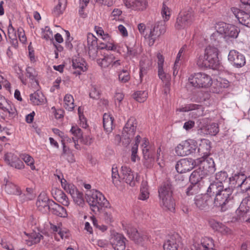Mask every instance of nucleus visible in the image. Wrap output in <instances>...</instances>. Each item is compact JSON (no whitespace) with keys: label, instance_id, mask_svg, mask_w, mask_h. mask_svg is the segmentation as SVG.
I'll use <instances>...</instances> for the list:
<instances>
[{"label":"nucleus","instance_id":"f257e3e1","mask_svg":"<svg viewBox=\"0 0 250 250\" xmlns=\"http://www.w3.org/2000/svg\"><path fill=\"white\" fill-rule=\"evenodd\" d=\"M218 49L211 45L208 46L204 54L199 56L196 60V64L201 68L217 69L219 65Z\"/></svg>","mask_w":250,"mask_h":250},{"label":"nucleus","instance_id":"f03ea898","mask_svg":"<svg viewBox=\"0 0 250 250\" xmlns=\"http://www.w3.org/2000/svg\"><path fill=\"white\" fill-rule=\"evenodd\" d=\"M86 199L90 206L93 213H91L89 219H96V214L99 210L104 207H107L108 201L104 195L100 191L92 189L86 193Z\"/></svg>","mask_w":250,"mask_h":250},{"label":"nucleus","instance_id":"7ed1b4c3","mask_svg":"<svg viewBox=\"0 0 250 250\" xmlns=\"http://www.w3.org/2000/svg\"><path fill=\"white\" fill-rule=\"evenodd\" d=\"M158 192L161 207L165 210L174 211L175 205L172 198L171 186L169 184L164 183L161 186Z\"/></svg>","mask_w":250,"mask_h":250},{"label":"nucleus","instance_id":"20e7f679","mask_svg":"<svg viewBox=\"0 0 250 250\" xmlns=\"http://www.w3.org/2000/svg\"><path fill=\"white\" fill-rule=\"evenodd\" d=\"M137 124L136 120L130 117L124 128L122 137L116 135V139H120L124 146H127L134 137Z\"/></svg>","mask_w":250,"mask_h":250},{"label":"nucleus","instance_id":"39448f33","mask_svg":"<svg viewBox=\"0 0 250 250\" xmlns=\"http://www.w3.org/2000/svg\"><path fill=\"white\" fill-rule=\"evenodd\" d=\"M189 83L194 87L208 88L213 83L211 76L204 72L195 73L188 78Z\"/></svg>","mask_w":250,"mask_h":250},{"label":"nucleus","instance_id":"423d86ee","mask_svg":"<svg viewBox=\"0 0 250 250\" xmlns=\"http://www.w3.org/2000/svg\"><path fill=\"white\" fill-rule=\"evenodd\" d=\"M194 20V13L192 9L188 8L181 12L176 19L175 28L176 30L186 29L190 26Z\"/></svg>","mask_w":250,"mask_h":250},{"label":"nucleus","instance_id":"0eeeda50","mask_svg":"<svg viewBox=\"0 0 250 250\" xmlns=\"http://www.w3.org/2000/svg\"><path fill=\"white\" fill-rule=\"evenodd\" d=\"M197 147V143L194 140L188 139L181 142L174 148L175 155L185 156L194 153Z\"/></svg>","mask_w":250,"mask_h":250},{"label":"nucleus","instance_id":"6e6552de","mask_svg":"<svg viewBox=\"0 0 250 250\" xmlns=\"http://www.w3.org/2000/svg\"><path fill=\"white\" fill-rule=\"evenodd\" d=\"M216 29L219 33L224 35L226 40L237 38L240 32L239 28L236 26L223 22L218 23Z\"/></svg>","mask_w":250,"mask_h":250},{"label":"nucleus","instance_id":"1a4fd4ad","mask_svg":"<svg viewBox=\"0 0 250 250\" xmlns=\"http://www.w3.org/2000/svg\"><path fill=\"white\" fill-rule=\"evenodd\" d=\"M198 166V168L205 175L214 172L215 170V164L212 158L208 157H201L195 161Z\"/></svg>","mask_w":250,"mask_h":250},{"label":"nucleus","instance_id":"9d476101","mask_svg":"<svg viewBox=\"0 0 250 250\" xmlns=\"http://www.w3.org/2000/svg\"><path fill=\"white\" fill-rule=\"evenodd\" d=\"M122 225L124 229L126 230L129 238L135 243L143 245L148 240V237L146 232H139L136 228L132 227L125 226L123 223Z\"/></svg>","mask_w":250,"mask_h":250},{"label":"nucleus","instance_id":"9b49d317","mask_svg":"<svg viewBox=\"0 0 250 250\" xmlns=\"http://www.w3.org/2000/svg\"><path fill=\"white\" fill-rule=\"evenodd\" d=\"M232 193V188L229 187L225 188L224 190L217 193L214 199L213 204L214 206L221 207L222 210H225V206L230 200Z\"/></svg>","mask_w":250,"mask_h":250},{"label":"nucleus","instance_id":"f8f14e48","mask_svg":"<svg viewBox=\"0 0 250 250\" xmlns=\"http://www.w3.org/2000/svg\"><path fill=\"white\" fill-rule=\"evenodd\" d=\"M176 112H188L191 111L190 115L192 118H196L203 116L204 112V108L201 105L190 104L185 105L179 108H177Z\"/></svg>","mask_w":250,"mask_h":250},{"label":"nucleus","instance_id":"ddd939ff","mask_svg":"<svg viewBox=\"0 0 250 250\" xmlns=\"http://www.w3.org/2000/svg\"><path fill=\"white\" fill-rule=\"evenodd\" d=\"M166 32V27L163 21H159L155 23L153 28L150 30L147 38L149 40V45H152L155 41L160 36Z\"/></svg>","mask_w":250,"mask_h":250},{"label":"nucleus","instance_id":"4468645a","mask_svg":"<svg viewBox=\"0 0 250 250\" xmlns=\"http://www.w3.org/2000/svg\"><path fill=\"white\" fill-rule=\"evenodd\" d=\"M110 242L115 250H124L126 239L124 236L114 230L111 231Z\"/></svg>","mask_w":250,"mask_h":250},{"label":"nucleus","instance_id":"2eb2a0df","mask_svg":"<svg viewBox=\"0 0 250 250\" xmlns=\"http://www.w3.org/2000/svg\"><path fill=\"white\" fill-rule=\"evenodd\" d=\"M208 123L209 120L208 119L200 120L198 125L199 128L204 133L213 136L216 135L219 131L218 124L213 123L208 125Z\"/></svg>","mask_w":250,"mask_h":250},{"label":"nucleus","instance_id":"dca6fc26","mask_svg":"<svg viewBox=\"0 0 250 250\" xmlns=\"http://www.w3.org/2000/svg\"><path fill=\"white\" fill-rule=\"evenodd\" d=\"M213 239L209 237H203L198 241L194 242L192 250H215Z\"/></svg>","mask_w":250,"mask_h":250},{"label":"nucleus","instance_id":"f3484780","mask_svg":"<svg viewBox=\"0 0 250 250\" xmlns=\"http://www.w3.org/2000/svg\"><path fill=\"white\" fill-rule=\"evenodd\" d=\"M228 58L229 61L235 67H241L246 63L244 55L234 49L229 51Z\"/></svg>","mask_w":250,"mask_h":250},{"label":"nucleus","instance_id":"a211bd4d","mask_svg":"<svg viewBox=\"0 0 250 250\" xmlns=\"http://www.w3.org/2000/svg\"><path fill=\"white\" fill-rule=\"evenodd\" d=\"M51 201H53L50 200L45 193L42 192L38 196L36 202L38 210L42 213H47L50 208V204Z\"/></svg>","mask_w":250,"mask_h":250},{"label":"nucleus","instance_id":"6ab92c4d","mask_svg":"<svg viewBox=\"0 0 250 250\" xmlns=\"http://www.w3.org/2000/svg\"><path fill=\"white\" fill-rule=\"evenodd\" d=\"M4 161L10 166L18 169H22L25 166L19 157L12 152H7L4 156Z\"/></svg>","mask_w":250,"mask_h":250},{"label":"nucleus","instance_id":"aec40b11","mask_svg":"<svg viewBox=\"0 0 250 250\" xmlns=\"http://www.w3.org/2000/svg\"><path fill=\"white\" fill-rule=\"evenodd\" d=\"M88 69V65L85 61L81 58H77L72 61V73L76 76L82 75Z\"/></svg>","mask_w":250,"mask_h":250},{"label":"nucleus","instance_id":"412c9836","mask_svg":"<svg viewBox=\"0 0 250 250\" xmlns=\"http://www.w3.org/2000/svg\"><path fill=\"white\" fill-rule=\"evenodd\" d=\"M121 179L131 187L135 186L136 181L134 172L129 167L126 166L124 165L121 167Z\"/></svg>","mask_w":250,"mask_h":250},{"label":"nucleus","instance_id":"4be33fe9","mask_svg":"<svg viewBox=\"0 0 250 250\" xmlns=\"http://www.w3.org/2000/svg\"><path fill=\"white\" fill-rule=\"evenodd\" d=\"M212 201V198L208 194H199L194 198V204L201 210H207Z\"/></svg>","mask_w":250,"mask_h":250},{"label":"nucleus","instance_id":"5701e85b","mask_svg":"<svg viewBox=\"0 0 250 250\" xmlns=\"http://www.w3.org/2000/svg\"><path fill=\"white\" fill-rule=\"evenodd\" d=\"M194 161L192 159H182L179 161L176 169L178 172L183 173L191 170L194 167Z\"/></svg>","mask_w":250,"mask_h":250},{"label":"nucleus","instance_id":"b1692460","mask_svg":"<svg viewBox=\"0 0 250 250\" xmlns=\"http://www.w3.org/2000/svg\"><path fill=\"white\" fill-rule=\"evenodd\" d=\"M231 10L240 23L250 27V13H247L236 7L231 8Z\"/></svg>","mask_w":250,"mask_h":250},{"label":"nucleus","instance_id":"393cba45","mask_svg":"<svg viewBox=\"0 0 250 250\" xmlns=\"http://www.w3.org/2000/svg\"><path fill=\"white\" fill-rule=\"evenodd\" d=\"M181 243V237L178 234H174L169 236L163 245L164 250H178Z\"/></svg>","mask_w":250,"mask_h":250},{"label":"nucleus","instance_id":"a878e982","mask_svg":"<svg viewBox=\"0 0 250 250\" xmlns=\"http://www.w3.org/2000/svg\"><path fill=\"white\" fill-rule=\"evenodd\" d=\"M250 211V196H247L242 201L239 208L236 210L238 218H245Z\"/></svg>","mask_w":250,"mask_h":250},{"label":"nucleus","instance_id":"bb28decb","mask_svg":"<svg viewBox=\"0 0 250 250\" xmlns=\"http://www.w3.org/2000/svg\"><path fill=\"white\" fill-rule=\"evenodd\" d=\"M124 3L128 8L137 10H144L147 6L146 0H125Z\"/></svg>","mask_w":250,"mask_h":250},{"label":"nucleus","instance_id":"cd10ccee","mask_svg":"<svg viewBox=\"0 0 250 250\" xmlns=\"http://www.w3.org/2000/svg\"><path fill=\"white\" fill-rule=\"evenodd\" d=\"M140 143H141V146L142 148L144 158L146 160L151 161L153 157V154L152 150L149 149V142L148 139L145 137H141Z\"/></svg>","mask_w":250,"mask_h":250},{"label":"nucleus","instance_id":"c85d7f7f","mask_svg":"<svg viewBox=\"0 0 250 250\" xmlns=\"http://www.w3.org/2000/svg\"><path fill=\"white\" fill-rule=\"evenodd\" d=\"M50 208L49 212L60 217L66 218L67 217V211L62 206L54 201L50 202Z\"/></svg>","mask_w":250,"mask_h":250},{"label":"nucleus","instance_id":"c756f323","mask_svg":"<svg viewBox=\"0 0 250 250\" xmlns=\"http://www.w3.org/2000/svg\"><path fill=\"white\" fill-rule=\"evenodd\" d=\"M209 224L213 230L218 231L223 235L231 234V229L216 220H210Z\"/></svg>","mask_w":250,"mask_h":250},{"label":"nucleus","instance_id":"7c9ffc66","mask_svg":"<svg viewBox=\"0 0 250 250\" xmlns=\"http://www.w3.org/2000/svg\"><path fill=\"white\" fill-rule=\"evenodd\" d=\"M210 142L206 139H201L198 148V152L202 157H208L211 149Z\"/></svg>","mask_w":250,"mask_h":250},{"label":"nucleus","instance_id":"2f4dec72","mask_svg":"<svg viewBox=\"0 0 250 250\" xmlns=\"http://www.w3.org/2000/svg\"><path fill=\"white\" fill-rule=\"evenodd\" d=\"M187 49V45H184L179 50L173 67V75L175 76L178 74V71L181 64V60L183 58L184 55Z\"/></svg>","mask_w":250,"mask_h":250},{"label":"nucleus","instance_id":"473e14b6","mask_svg":"<svg viewBox=\"0 0 250 250\" xmlns=\"http://www.w3.org/2000/svg\"><path fill=\"white\" fill-rule=\"evenodd\" d=\"M103 126L104 130L107 133L111 132L114 126V118L110 113H104L103 118Z\"/></svg>","mask_w":250,"mask_h":250},{"label":"nucleus","instance_id":"72a5a7b5","mask_svg":"<svg viewBox=\"0 0 250 250\" xmlns=\"http://www.w3.org/2000/svg\"><path fill=\"white\" fill-rule=\"evenodd\" d=\"M30 100L34 105H42L46 102V98L43 93L39 90L30 94Z\"/></svg>","mask_w":250,"mask_h":250},{"label":"nucleus","instance_id":"f704fd0d","mask_svg":"<svg viewBox=\"0 0 250 250\" xmlns=\"http://www.w3.org/2000/svg\"><path fill=\"white\" fill-rule=\"evenodd\" d=\"M52 194L56 201L61 203L63 206H68L69 202L68 198L62 190L56 189L52 190Z\"/></svg>","mask_w":250,"mask_h":250},{"label":"nucleus","instance_id":"c9c22d12","mask_svg":"<svg viewBox=\"0 0 250 250\" xmlns=\"http://www.w3.org/2000/svg\"><path fill=\"white\" fill-rule=\"evenodd\" d=\"M70 132L74 136L71 139V142H73L75 144V147L76 149H79L80 148V146L78 144V141L81 139L83 133L81 129L77 126H72L70 129Z\"/></svg>","mask_w":250,"mask_h":250},{"label":"nucleus","instance_id":"e433bc0d","mask_svg":"<svg viewBox=\"0 0 250 250\" xmlns=\"http://www.w3.org/2000/svg\"><path fill=\"white\" fill-rule=\"evenodd\" d=\"M224 185L220 182H216L214 181L211 183L207 190V194H208L210 197L212 195H215L217 193L220 192L222 190H224Z\"/></svg>","mask_w":250,"mask_h":250},{"label":"nucleus","instance_id":"4c0bfd02","mask_svg":"<svg viewBox=\"0 0 250 250\" xmlns=\"http://www.w3.org/2000/svg\"><path fill=\"white\" fill-rule=\"evenodd\" d=\"M141 140V137L139 135H137L134 138V140L133 142V146L131 148V161L133 162H135L137 160L139 159L138 155V145L140 143Z\"/></svg>","mask_w":250,"mask_h":250},{"label":"nucleus","instance_id":"58836bf2","mask_svg":"<svg viewBox=\"0 0 250 250\" xmlns=\"http://www.w3.org/2000/svg\"><path fill=\"white\" fill-rule=\"evenodd\" d=\"M6 181L5 185V190L9 194L20 195L21 191L19 188L12 182L7 180H4Z\"/></svg>","mask_w":250,"mask_h":250},{"label":"nucleus","instance_id":"ea45409f","mask_svg":"<svg viewBox=\"0 0 250 250\" xmlns=\"http://www.w3.org/2000/svg\"><path fill=\"white\" fill-rule=\"evenodd\" d=\"M205 176V174L198 168L192 172L189 177V180L191 184H198Z\"/></svg>","mask_w":250,"mask_h":250},{"label":"nucleus","instance_id":"a19ab883","mask_svg":"<svg viewBox=\"0 0 250 250\" xmlns=\"http://www.w3.org/2000/svg\"><path fill=\"white\" fill-rule=\"evenodd\" d=\"M26 235L28 236V239L26 240V243L29 246L39 243L43 237L40 233L36 232H33L29 234H27Z\"/></svg>","mask_w":250,"mask_h":250},{"label":"nucleus","instance_id":"79ce46f5","mask_svg":"<svg viewBox=\"0 0 250 250\" xmlns=\"http://www.w3.org/2000/svg\"><path fill=\"white\" fill-rule=\"evenodd\" d=\"M63 106L68 111H72L75 106L74 100L72 95L66 94L63 98Z\"/></svg>","mask_w":250,"mask_h":250},{"label":"nucleus","instance_id":"37998d69","mask_svg":"<svg viewBox=\"0 0 250 250\" xmlns=\"http://www.w3.org/2000/svg\"><path fill=\"white\" fill-rule=\"evenodd\" d=\"M114 57V55L112 54L107 55L102 59H97V63L102 67H108L111 66Z\"/></svg>","mask_w":250,"mask_h":250},{"label":"nucleus","instance_id":"c03bdc74","mask_svg":"<svg viewBox=\"0 0 250 250\" xmlns=\"http://www.w3.org/2000/svg\"><path fill=\"white\" fill-rule=\"evenodd\" d=\"M106 42V47L107 50L116 51L119 53H122L121 45H118L109 35V39L107 40H104Z\"/></svg>","mask_w":250,"mask_h":250},{"label":"nucleus","instance_id":"a18cd8bd","mask_svg":"<svg viewBox=\"0 0 250 250\" xmlns=\"http://www.w3.org/2000/svg\"><path fill=\"white\" fill-rule=\"evenodd\" d=\"M246 175L242 172H237L229 178V181L233 185L240 187Z\"/></svg>","mask_w":250,"mask_h":250},{"label":"nucleus","instance_id":"49530a36","mask_svg":"<svg viewBox=\"0 0 250 250\" xmlns=\"http://www.w3.org/2000/svg\"><path fill=\"white\" fill-rule=\"evenodd\" d=\"M61 185L64 190L69 193L71 197L78 191L77 188L73 184H68L65 180H62Z\"/></svg>","mask_w":250,"mask_h":250},{"label":"nucleus","instance_id":"de8ad7c7","mask_svg":"<svg viewBox=\"0 0 250 250\" xmlns=\"http://www.w3.org/2000/svg\"><path fill=\"white\" fill-rule=\"evenodd\" d=\"M149 192L148 191V185L146 181H143L140 188V194L139 199L141 200H145L149 198Z\"/></svg>","mask_w":250,"mask_h":250},{"label":"nucleus","instance_id":"09e8293b","mask_svg":"<svg viewBox=\"0 0 250 250\" xmlns=\"http://www.w3.org/2000/svg\"><path fill=\"white\" fill-rule=\"evenodd\" d=\"M50 226L51 229L53 231L58 232V234L62 239L68 237L69 235V231L66 229L62 230L60 225L59 226H56L51 223Z\"/></svg>","mask_w":250,"mask_h":250},{"label":"nucleus","instance_id":"8fccbe9b","mask_svg":"<svg viewBox=\"0 0 250 250\" xmlns=\"http://www.w3.org/2000/svg\"><path fill=\"white\" fill-rule=\"evenodd\" d=\"M66 6V0H59L58 3L54 8L53 13L56 16L62 14Z\"/></svg>","mask_w":250,"mask_h":250},{"label":"nucleus","instance_id":"3c124183","mask_svg":"<svg viewBox=\"0 0 250 250\" xmlns=\"http://www.w3.org/2000/svg\"><path fill=\"white\" fill-rule=\"evenodd\" d=\"M20 158L27 166L30 167L32 170H35L36 169L35 161L31 156L26 153H23L20 155Z\"/></svg>","mask_w":250,"mask_h":250},{"label":"nucleus","instance_id":"603ef678","mask_svg":"<svg viewBox=\"0 0 250 250\" xmlns=\"http://www.w3.org/2000/svg\"><path fill=\"white\" fill-rule=\"evenodd\" d=\"M124 46L125 49H122V53H126L127 56L130 58H133L137 57L139 55V53L137 48L135 47H129L127 45H125Z\"/></svg>","mask_w":250,"mask_h":250},{"label":"nucleus","instance_id":"864d4df0","mask_svg":"<svg viewBox=\"0 0 250 250\" xmlns=\"http://www.w3.org/2000/svg\"><path fill=\"white\" fill-rule=\"evenodd\" d=\"M111 172L112 183L116 187H118L120 183L121 175H119L117 167L115 165L112 166Z\"/></svg>","mask_w":250,"mask_h":250},{"label":"nucleus","instance_id":"5fc2aeb1","mask_svg":"<svg viewBox=\"0 0 250 250\" xmlns=\"http://www.w3.org/2000/svg\"><path fill=\"white\" fill-rule=\"evenodd\" d=\"M147 92L146 91H137L133 94V98L140 103H143L147 98Z\"/></svg>","mask_w":250,"mask_h":250},{"label":"nucleus","instance_id":"6e6d98bb","mask_svg":"<svg viewBox=\"0 0 250 250\" xmlns=\"http://www.w3.org/2000/svg\"><path fill=\"white\" fill-rule=\"evenodd\" d=\"M98 39L91 33H89L87 35V48L98 47Z\"/></svg>","mask_w":250,"mask_h":250},{"label":"nucleus","instance_id":"4d7b16f0","mask_svg":"<svg viewBox=\"0 0 250 250\" xmlns=\"http://www.w3.org/2000/svg\"><path fill=\"white\" fill-rule=\"evenodd\" d=\"M119 81L122 83H126L130 79L129 73L126 70H122L118 74Z\"/></svg>","mask_w":250,"mask_h":250},{"label":"nucleus","instance_id":"13d9d810","mask_svg":"<svg viewBox=\"0 0 250 250\" xmlns=\"http://www.w3.org/2000/svg\"><path fill=\"white\" fill-rule=\"evenodd\" d=\"M100 91L99 88L95 85H92L90 89L89 97L95 100H97L100 98Z\"/></svg>","mask_w":250,"mask_h":250},{"label":"nucleus","instance_id":"bf43d9fd","mask_svg":"<svg viewBox=\"0 0 250 250\" xmlns=\"http://www.w3.org/2000/svg\"><path fill=\"white\" fill-rule=\"evenodd\" d=\"M42 38L47 41L53 39V33L49 27L45 26L42 29Z\"/></svg>","mask_w":250,"mask_h":250},{"label":"nucleus","instance_id":"052dcab7","mask_svg":"<svg viewBox=\"0 0 250 250\" xmlns=\"http://www.w3.org/2000/svg\"><path fill=\"white\" fill-rule=\"evenodd\" d=\"M158 75L163 83H170L171 76L168 74L166 73L164 69L158 70Z\"/></svg>","mask_w":250,"mask_h":250},{"label":"nucleus","instance_id":"680f3d73","mask_svg":"<svg viewBox=\"0 0 250 250\" xmlns=\"http://www.w3.org/2000/svg\"><path fill=\"white\" fill-rule=\"evenodd\" d=\"M38 74L36 70L32 67L28 66L26 69V76L30 80L33 81L36 80Z\"/></svg>","mask_w":250,"mask_h":250},{"label":"nucleus","instance_id":"e2e57ef3","mask_svg":"<svg viewBox=\"0 0 250 250\" xmlns=\"http://www.w3.org/2000/svg\"><path fill=\"white\" fill-rule=\"evenodd\" d=\"M94 30L98 36L102 37V39L103 40H107L109 39L110 35L107 33H105L102 27L99 26H95Z\"/></svg>","mask_w":250,"mask_h":250},{"label":"nucleus","instance_id":"0e129e2a","mask_svg":"<svg viewBox=\"0 0 250 250\" xmlns=\"http://www.w3.org/2000/svg\"><path fill=\"white\" fill-rule=\"evenodd\" d=\"M216 182H220L223 185V182H225L228 179V174L225 171H221L216 173L215 175Z\"/></svg>","mask_w":250,"mask_h":250},{"label":"nucleus","instance_id":"69168bd1","mask_svg":"<svg viewBox=\"0 0 250 250\" xmlns=\"http://www.w3.org/2000/svg\"><path fill=\"white\" fill-rule=\"evenodd\" d=\"M72 198L75 203L79 206L82 205L84 203L83 195L82 192L78 191Z\"/></svg>","mask_w":250,"mask_h":250},{"label":"nucleus","instance_id":"338daca9","mask_svg":"<svg viewBox=\"0 0 250 250\" xmlns=\"http://www.w3.org/2000/svg\"><path fill=\"white\" fill-rule=\"evenodd\" d=\"M161 14L165 21L169 20L170 17V11L169 8L165 4L163 5Z\"/></svg>","mask_w":250,"mask_h":250},{"label":"nucleus","instance_id":"774afa93","mask_svg":"<svg viewBox=\"0 0 250 250\" xmlns=\"http://www.w3.org/2000/svg\"><path fill=\"white\" fill-rule=\"evenodd\" d=\"M0 245L5 250H14L13 244L10 242V240L3 239Z\"/></svg>","mask_w":250,"mask_h":250}]
</instances>
